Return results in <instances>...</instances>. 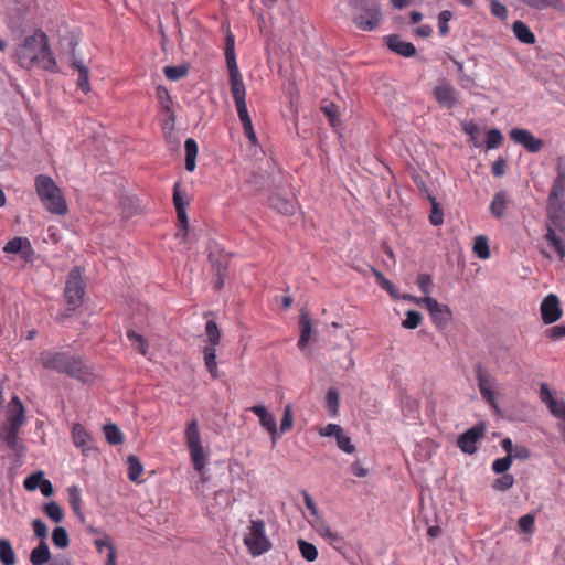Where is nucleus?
I'll use <instances>...</instances> for the list:
<instances>
[{
	"instance_id": "31",
	"label": "nucleus",
	"mask_w": 565,
	"mask_h": 565,
	"mask_svg": "<svg viewBox=\"0 0 565 565\" xmlns=\"http://www.w3.org/2000/svg\"><path fill=\"white\" fill-rule=\"evenodd\" d=\"M185 148V169L190 172L194 171L198 156V143L193 138H188L184 143Z\"/></svg>"
},
{
	"instance_id": "47",
	"label": "nucleus",
	"mask_w": 565,
	"mask_h": 565,
	"mask_svg": "<svg viewBox=\"0 0 565 565\" xmlns=\"http://www.w3.org/2000/svg\"><path fill=\"white\" fill-rule=\"evenodd\" d=\"M321 111L326 115L328 118L330 125L335 128L339 124L338 120V106L333 103L326 104L321 106Z\"/></svg>"
},
{
	"instance_id": "12",
	"label": "nucleus",
	"mask_w": 565,
	"mask_h": 565,
	"mask_svg": "<svg viewBox=\"0 0 565 565\" xmlns=\"http://www.w3.org/2000/svg\"><path fill=\"white\" fill-rule=\"evenodd\" d=\"M417 305L425 306L429 311L433 322L439 327H445L451 319V310L448 306L439 303L436 299L426 296L417 300Z\"/></svg>"
},
{
	"instance_id": "53",
	"label": "nucleus",
	"mask_w": 565,
	"mask_h": 565,
	"mask_svg": "<svg viewBox=\"0 0 565 565\" xmlns=\"http://www.w3.org/2000/svg\"><path fill=\"white\" fill-rule=\"evenodd\" d=\"M518 523L522 532L531 534L534 531L535 518L533 514H525L519 519Z\"/></svg>"
},
{
	"instance_id": "46",
	"label": "nucleus",
	"mask_w": 565,
	"mask_h": 565,
	"mask_svg": "<svg viewBox=\"0 0 565 565\" xmlns=\"http://www.w3.org/2000/svg\"><path fill=\"white\" fill-rule=\"evenodd\" d=\"M423 320L420 312L415 310H408L406 318L403 320L402 326L405 329H416Z\"/></svg>"
},
{
	"instance_id": "20",
	"label": "nucleus",
	"mask_w": 565,
	"mask_h": 565,
	"mask_svg": "<svg viewBox=\"0 0 565 565\" xmlns=\"http://www.w3.org/2000/svg\"><path fill=\"white\" fill-rule=\"evenodd\" d=\"M3 252L7 254H21L25 260H29L34 253L29 238L20 236L10 239L4 245Z\"/></svg>"
},
{
	"instance_id": "40",
	"label": "nucleus",
	"mask_w": 565,
	"mask_h": 565,
	"mask_svg": "<svg viewBox=\"0 0 565 565\" xmlns=\"http://www.w3.org/2000/svg\"><path fill=\"white\" fill-rule=\"evenodd\" d=\"M297 544H298V547H299V551L301 553V556L308 561V562H313L317 559L318 557V550L317 547L312 544V543H309L302 539H299L297 541Z\"/></svg>"
},
{
	"instance_id": "41",
	"label": "nucleus",
	"mask_w": 565,
	"mask_h": 565,
	"mask_svg": "<svg viewBox=\"0 0 565 565\" xmlns=\"http://www.w3.org/2000/svg\"><path fill=\"white\" fill-rule=\"evenodd\" d=\"M52 542L58 548H66L70 545L67 531L62 527H55L52 533Z\"/></svg>"
},
{
	"instance_id": "5",
	"label": "nucleus",
	"mask_w": 565,
	"mask_h": 565,
	"mask_svg": "<svg viewBox=\"0 0 565 565\" xmlns=\"http://www.w3.org/2000/svg\"><path fill=\"white\" fill-rule=\"evenodd\" d=\"M545 239L554 248L559 259L565 257V243L556 235V230L565 231V201L547 202Z\"/></svg>"
},
{
	"instance_id": "34",
	"label": "nucleus",
	"mask_w": 565,
	"mask_h": 565,
	"mask_svg": "<svg viewBox=\"0 0 565 565\" xmlns=\"http://www.w3.org/2000/svg\"><path fill=\"white\" fill-rule=\"evenodd\" d=\"M402 412L405 417L416 419L419 417V402L411 396H404L402 399Z\"/></svg>"
},
{
	"instance_id": "60",
	"label": "nucleus",
	"mask_w": 565,
	"mask_h": 565,
	"mask_svg": "<svg viewBox=\"0 0 565 565\" xmlns=\"http://www.w3.org/2000/svg\"><path fill=\"white\" fill-rule=\"evenodd\" d=\"M431 284H433V279H431L430 275H428V274H419L418 275L417 286L426 296H428V294H429V288H430Z\"/></svg>"
},
{
	"instance_id": "15",
	"label": "nucleus",
	"mask_w": 565,
	"mask_h": 565,
	"mask_svg": "<svg viewBox=\"0 0 565 565\" xmlns=\"http://www.w3.org/2000/svg\"><path fill=\"white\" fill-rule=\"evenodd\" d=\"M510 138L530 152H539L544 146L543 140L535 138L531 131L522 128H513L510 131Z\"/></svg>"
},
{
	"instance_id": "3",
	"label": "nucleus",
	"mask_w": 565,
	"mask_h": 565,
	"mask_svg": "<svg viewBox=\"0 0 565 565\" xmlns=\"http://www.w3.org/2000/svg\"><path fill=\"white\" fill-rule=\"evenodd\" d=\"M34 186L40 201L50 213L56 215L67 213L68 207L64 194L51 177L39 174L35 178Z\"/></svg>"
},
{
	"instance_id": "64",
	"label": "nucleus",
	"mask_w": 565,
	"mask_h": 565,
	"mask_svg": "<svg viewBox=\"0 0 565 565\" xmlns=\"http://www.w3.org/2000/svg\"><path fill=\"white\" fill-rule=\"evenodd\" d=\"M491 172L494 177H502L505 172V160L502 158L497 159L492 163Z\"/></svg>"
},
{
	"instance_id": "17",
	"label": "nucleus",
	"mask_w": 565,
	"mask_h": 565,
	"mask_svg": "<svg viewBox=\"0 0 565 565\" xmlns=\"http://www.w3.org/2000/svg\"><path fill=\"white\" fill-rule=\"evenodd\" d=\"M433 95L441 107L450 109L458 104V93L456 88L446 82L436 85L433 89Z\"/></svg>"
},
{
	"instance_id": "32",
	"label": "nucleus",
	"mask_w": 565,
	"mask_h": 565,
	"mask_svg": "<svg viewBox=\"0 0 565 565\" xmlns=\"http://www.w3.org/2000/svg\"><path fill=\"white\" fill-rule=\"evenodd\" d=\"M127 463H128L129 480L132 482H136V483L140 482V477L143 472V466L140 462V460L138 459V457L130 455L127 458Z\"/></svg>"
},
{
	"instance_id": "37",
	"label": "nucleus",
	"mask_w": 565,
	"mask_h": 565,
	"mask_svg": "<svg viewBox=\"0 0 565 565\" xmlns=\"http://www.w3.org/2000/svg\"><path fill=\"white\" fill-rule=\"evenodd\" d=\"M103 431L106 440L110 445H120L124 443V436L117 425L107 424L103 427Z\"/></svg>"
},
{
	"instance_id": "25",
	"label": "nucleus",
	"mask_w": 565,
	"mask_h": 565,
	"mask_svg": "<svg viewBox=\"0 0 565 565\" xmlns=\"http://www.w3.org/2000/svg\"><path fill=\"white\" fill-rule=\"evenodd\" d=\"M478 388L481 396L492 407L497 408L495 394L492 390V380L487 376L481 370L477 372Z\"/></svg>"
},
{
	"instance_id": "43",
	"label": "nucleus",
	"mask_w": 565,
	"mask_h": 565,
	"mask_svg": "<svg viewBox=\"0 0 565 565\" xmlns=\"http://www.w3.org/2000/svg\"><path fill=\"white\" fill-rule=\"evenodd\" d=\"M326 406L332 416L339 412V393L335 388H329L326 395Z\"/></svg>"
},
{
	"instance_id": "63",
	"label": "nucleus",
	"mask_w": 565,
	"mask_h": 565,
	"mask_svg": "<svg viewBox=\"0 0 565 565\" xmlns=\"http://www.w3.org/2000/svg\"><path fill=\"white\" fill-rule=\"evenodd\" d=\"M546 335L552 340L565 338V326H554L546 331Z\"/></svg>"
},
{
	"instance_id": "22",
	"label": "nucleus",
	"mask_w": 565,
	"mask_h": 565,
	"mask_svg": "<svg viewBox=\"0 0 565 565\" xmlns=\"http://www.w3.org/2000/svg\"><path fill=\"white\" fill-rule=\"evenodd\" d=\"M565 195V167L558 162L556 167V178L553 181L547 202L564 201Z\"/></svg>"
},
{
	"instance_id": "13",
	"label": "nucleus",
	"mask_w": 565,
	"mask_h": 565,
	"mask_svg": "<svg viewBox=\"0 0 565 565\" xmlns=\"http://www.w3.org/2000/svg\"><path fill=\"white\" fill-rule=\"evenodd\" d=\"M157 98L160 104L161 114L164 116L163 128L173 129L175 124V114L173 110V102L168 89L159 85L157 87Z\"/></svg>"
},
{
	"instance_id": "51",
	"label": "nucleus",
	"mask_w": 565,
	"mask_h": 565,
	"mask_svg": "<svg viewBox=\"0 0 565 565\" xmlns=\"http://www.w3.org/2000/svg\"><path fill=\"white\" fill-rule=\"evenodd\" d=\"M512 465V457L505 456L503 458L495 459L492 463V470L495 473L503 475L505 473Z\"/></svg>"
},
{
	"instance_id": "52",
	"label": "nucleus",
	"mask_w": 565,
	"mask_h": 565,
	"mask_svg": "<svg viewBox=\"0 0 565 565\" xmlns=\"http://www.w3.org/2000/svg\"><path fill=\"white\" fill-rule=\"evenodd\" d=\"M514 483V477L509 473H503L500 478H498L494 483L493 488L499 491H507L509 490Z\"/></svg>"
},
{
	"instance_id": "1",
	"label": "nucleus",
	"mask_w": 565,
	"mask_h": 565,
	"mask_svg": "<svg viewBox=\"0 0 565 565\" xmlns=\"http://www.w3.org/2000/svg\"><path fill=\"white\" fill-rule=\"evenodd\" d=\"M17 60L22 68L40 67L50 71L56 65L49 46L46 34L38 30L26 36L15 50Z\"/></svg>"
},
{
	"instance_id": "27",
	"label": "nucleus",
	"mask_w": 565,
	"mask_h": 565,
	"mask_svg": "<svg viewBox=\"0 0 565 565\" xmlns=\"http://www.w3.org/2000/svg\"><path fill=\"white\" fill-rule=\"evenodd\" d=\"M67 498L71 509L74 514L77 515L81 520H84V514L82 512V491L78 486H71L67 488Z\"/></svg>"
},
{
	"instance_id": "54",
	"label": "nucleus",
	"mask_w": 565,
	"mask_h": 565,
	"mask_svg": "<svg viewBox=\"0 0 565 565\" xmlns=\"http://www.w3.org/2000/svg\"><path fill=\"white\" fill-rule=\"evenodd\" d=\"M32 527L35 536L40 539V542H46L47 526L45 523L41 519H35L32 522Z\"/></svg>"
},
{
	"instance_id": "36",
	"label": "nucleus",
	"mask_w": 565,
	"mask_h": 565,
	"mask_svg": "<svg viewBox=\"0 0 565 565\" xmlns=\"http://www.w3.org/2000/svg\"><path fill=\"white\" fill-rule=\"evenodd\" d=\"M300 328H301V333H300V338L298 341V347L301 350H303L307 347V344L310 340V335H311V320L308 317V315H306V313L301 315Z\"/></svg>"
},
{
	"instance_id": "44",
	"label": "nucleus",
	"mask_w": 565,
	"mask_h": 565,
	"mask_svg": "<svg viewBox=\"0 0 565 565\" xmlns=\"http://www.w3.org/2000/svg\"><path fill=\"white\" fill-rule=\"evenodd\" d=\"M44 513L47 518H50L52 521L60 523L64 518V512L61 509V507L52 501L44 505Z\"/></svg>"
},
{
	"instance_id": "61",
	"label": "nucleus",
	"mask_w": 565,
	"mask_h": 565,
	"mask_svg": "<svg viewBox=\"0 0 565 565\" xmlns=\"http://www.w3.org/2000/svg\"><path fill=\"white\" fill-rule=\"evenodd\" d=\"M491 7V13L494 17H498L500 19H504L508 14L507 7L501 3L499 0H492L490 3Z\"/></svg>"
},
{
	"instance_id": "29",
	"label": "nucleus",
	"mask_w": 565,
	"mask_h": 565,
	"mask_svg": "<svg viewBox=\"0 0 565 565\" xmlns=\"http://www.w3.org/2000/svg\"><path fill=\"white\" fill-rule=\"evenodd\" d=\"M51 558V552L46 542H40L39 545L32 550L30 561L32 565H44Z\"/></svg>"
},
{
	"instance_id": "4",
	"label": "nucleus",
	"mask_w": 565,
	"mask_h": 565,
	"mask_svg": "<svg viewBox=\"0 0 565 565\" xmlns=\"http://www.w3.org/2000/svg\"><path fill=\"white\" fill-rule=\"evenodd\" d=\"M231 94L234 99L243 130L252 145H257V136L246 105V87L241 73H230Z\"/></svg>"
},
{
	"instance_id": "28",
	"label": "nucleus",
	"mask_w": 565,
	"mask_h": 565,
	"mask_svg": "<svg viewBox=\"0 0 565 565\" xmlns=\"http://www.w3.org/2000/svg\"><path fill=\"white\" fill-rule=\"evenodd\" d=\"M234 46H235V38L231 32H228L225 38V47H224V55H225V60H226L227 71H237V63H236Z\"/></svg>"
},
{
	"instance_id": "21",
	"label": "nucleus",
	"mask_w": 565,
	"mask_h": 565,
	"mask_svg": "<svg viewBox=\"0 0 565 565\" xmlns=\"http://www.w3.org/2000/svg\"><path fill=\"white\" fill-rule=\"evenodd\" d=\"M62 46L67 49L66 53H63L61 60L64 61L66 66L73 67L74 70L82 72L88 71L83 60L78 58L75 53V43L73 39H63L61 42Z\"/></svg>"
},
{
	"instance_id": "30",
	"label": "nucleus",
	"mask_w": 565,
	"mask_h": 565,
	"mask_svg": "<svg viewBox=\"0 0 565 565\" xmlns=\"http://www.w3.org/2000/svg\"><path fill=\"white\" fill-rule=\"evenodd\" d=\"M513 32L515 38L525 44H533L535 42V35L530 28L522 21H515L513 23Z\"/></svg>"
},
{
	"instance_id": "62",
	"label": "nucleus",
	"mask_w": 565,
	"mask_h": 565,
	"mask_svg": "<svg viewBox=\"0 0 565 565\" xmlns=\"http://www.w3.org/2000/svg\"><path fill=\"white\" fill-rule=\"evenodd\" d=\"M459 83L465 89H468L470 92H475L476 88L480 87L478 84H476L475 78L471 76V74L467 73H465L460 77Z\"/></svg>"
},
{
	"instance_id": "35",
	"label": "nucleus",
	"mask_w": 565,
	"mask_h": 565,
	"mask_svg": "<svg viewBox=\"0 0 565 565\" xmlns=\"http://www.w3.org/2000/svg\"><path fill=\"white\" fill-rule=\"evenodd\" d=\"M472 250L480 259H488L490 257L489 239L484 235H479L475 238Z\"/></svg>"
},
{
	"instance_id": "48",
	"label": "nucleus",
	"mask_w": 565,
	"mask_h": 565,
	"mask_svg": "<svg viewBox=\"0 0 565 565\" xmlns=\"http://www.w3.org/2000/svg\"><path fill=\"white\" fill-rule=\"evenodd\" d=\"M452 19V12L449 10H444L438 14V28L439 34L441 36H446L449 33L448 22Z\"/></svg>"
},
{
	"instance_id": "7",
	"label": "nucleus",
	"mask_w": 565,
	"mask_h": 565,
	"mask_svg": "<svg viewBox=\"0 0 565 565\" xmlns=\"http://www.w3.org/2000/svg\"><path fill=\"white\" fill-rule=\"evenodd\" d=\"M243 541L254 557L267 553L273 546L266 534V524L262 519L250 520Z\"/></svg>"
},
{
	"instance_id": "55",
	"label": "nucleus",
	"mask_w": 565,
	"mask_h": 565,
	"mask_svg": "<svg viewBox=\"0 0 565 565\" xmlns=\"http://www.w3.org/2000/svg\"><path fill=\"white\" fill-rule=\"evenodd\" d=\"M337 445L342 451L347 454H353L355 451V447L354 445L351 444L350 437H348L343 433L340 436H338Z\"/></svg>"
},
{
	"instance_id": "23",
	"label": "nucleus",
	"mask_w": 565,
	"mask_h": 565,
	"mask_svg": "<svg viewBox=\"0 0 565 565\" xmlns=\"http://www.w3.org/2000/svg\"><path fill=\"white\" fill-rule=\"evenodd\" d=\"M173 203L175 206L178 221L185 235L188 231L186 205L189 202L185 201L184 195L181 193L179 183H175L173 188Z\"/></svg>"
},
{
	"instance_id": "38",
	"label": "nucleus",
	"mask_w": 565,
	"mask_h": 565,
	"mask_svg": "<svg viewBox=\"0 0 565 565\" xmlns=\"http://www.w3.org/2000/svg\"><path fill=\"white\" fill-rule=\"evenodd\" d=\"M505 207L507 196L503 192H498L490 204V211L492 215L498 218L502 217L504 215Z\"/></svg>"
},
{
	"instance_id": "11",
	"label": "nucleus",
	"mask_w": 565,
	"mask_h": 565,
	"mask_svg": "<svg viewBox=\"0 0 565 565\" xmlns=\"http://www.w3.org/2000/svg\"><path fill=\"white\" fill-rule=\"evenodd\" d=\"M64 295L72 310L78 308L83 303L85 295V281L83 271L79 267H74L67 277Z\"/></svg>"
},
{
	"instance_id": "45",
	"label": "nucleus",
	"mask_w": 565,
	"mask_h": 565,
	"mask_svg": "<svg viewBox=\"0 0 565 565\" xmlns=\"http://www.w3.org/2000/svg\"><path fill=\"white\" fill-rule=\"evenodd\" d=\"M42 481H44V472L36 471L24 479L23 486L28 491H34L40 488Z\"/></svg>"
},
{
	"instance_id": "14",
	"label": "nucleus",
	"mask_w": 565,
	"mask_h": 565,
	"mask_svg": "<svg viewBox=\"0 0 565 565\" xmlns=\"http://www.w3.org/2000/svg\"><path fill=\"white\" fill-rule=\"evenodd\" d=\"M484 435V426L476 425L458 437L457 445L465 454L472 455L477 451V443Z\"/></svg>"
},
{
	"instance_id": "26",
	"label": "nucleus",
	"mask_w": 565,
	"mask_h": 565,
	"mask_svg": "<svg viewBox=\"0 0 565 565\" xmlns=\"http://www.w3.org/2000/svg\"><path fill=\"white\" fill-rule=\"evenodd\" d=\"M269 206L284 215H294L296 212V202L280 195L271 196L269 199Z\"/></svg>"
},
{
	"instance_id": "9",
	"label": "nucleus",
	"mask_w": 565,
	"mask_h": 565,
	"mask_svg": "<svg viewBox=\"0 0 565 565\" xmlns=\"http://www.w3.org/2000/svg\"><path fill=\"white\" fill-rule=\"evenodd\" d=\"M355 7L360 10L353 20L355 25L362 31H374L382 20L380 2L377 0H358Z\"/></svg>"
},
{
	"instance_id": "16",
	"label": "nucleus",
	"mask_w": 565,
	"mask_h": 565,
	"mask_svg": "<svg viewBox=\"0 0 565 565\" xmlns=\"http://www.w3.org/2000/svg\"><path fill=\"white\" fill-rule=\"evenodd\" d=\"M540 310L542 320L545 324L556 322L561 319L563 313L559 307V300L554 294H551L543 299Z\"/></svg>"
},
{
	"instance_id": "19",
	"label": "nucleus",
	"mask_w": 565,
	"mask_h": 565,
	"mask_svg": "<svg viewBox=\"0 0 565 565\" xmlns=\"http://www.w3.org/2000/svg\"><path fill=\"white\" fill-rule=\"evenodd\" d=\"M72 439L83 455H87L94 448V440L89 431L82 424H74L72 427Z\"/></svg>"
},
{
	"instance_id": "42",
	"label": "nucleus",
	"mask_w": 565,
	"mask_h": 565,
	"mask_svg": "<svg viewBox=\"0 0 565 565\" xmlns=\"http://www.w3.org/2000/svg\"><path fill=\"white\" fill-rule=\"evenodd\" d=\"M127 338L129 339V341H131L132 345L142 354V355H146L147 354V351H148V342L146 341V339L135 332L134 330H129L127 331Z\"/></svg>"
},
{
	"instance_id": "33",
	"label": "nucleus",
	"mask_w": 565,
	"mask_h": 565,
	"mask_svg": "<svg viewBox=\"0 0 565 565\" xmlns=\"http://www.w3.org/2000/svg\"><path fill=\"white\" fill-rule=\"evenodd\" d=\"M15 554L9 540L0 539V562L3 565H14Z\"/></svg>"
},
{
	"instance_id": "58",
	"label": "nucleus",
	"mask_w": 565,
	"mask_h": 565,
	"mask_svg": "<svg viewBox=\"0 0 565 565\" xmlns=\"http://www.w3.org/2000/svg\"><path fill=\"white\" fill-rule=\"evenodd\" d=\"M215 270H216L217 278H216V280L214 282V288L215 289H221L224 286V282H225L226 264L217 263V265L215 266Z\"/></svg>"
},
{
	"instance_id": "8",
	"label": "nucleus",
	"mask_w": 565,
	"mask_h": 565,
	"mask_svg": "<svg viewBox=\"0 0 565 565\" xmlns=\"http://www.w3.org/2000/svg\"><path fill=\"white\" fill-rule=\"evenodd\" d=\"M184 439L188 446L191 461L196 471L201 472L206 462V454L204 451L199 422L196 418L191 419L184 429Z\"/></svg>"
},
{
	"instance_id": "56",
	"label": "nucleus",
	"mask_w": 565,
	"mask_h": 565,
	"mask_svg": "<svg viewBox=\"0 0 565 565\" xmlns=\"http://www.w3.org/2000/svg\"><path fill=\"white\" fill-rule=\"evenodd\" d=\"M540 398L543 403L547 405L548 408L551 407L553 402L557 401L554 398L553 393L546 383H542L540 386Z\"/></svg>"
},
{
	"instance_id": "49",
	"label": "nucleus",
	"mask_w": 565,
	"mask_h": 565,
	"mask_svg": "<svg viewBox=\"0 0 565 565\" xmlns=\"http://www.w3.org/2000/svg\"><path fill=\"white\" fill-rule=\"evenodd\" d=\"M294 425V416H292V409L290 405H286L284 408V415L280 423V435L287 433L292 428Z\"/></svg>"
},
{
	"instance_id": "39",
	"label": "nucleus",
	"mask_w": 565,
	"mask_h": 565,
	"mask_svg": "<svg viewBox=\"0 0 565 565\" xmlns=\"http://www.w3.org/2000/svg\"><path fill=\"white\" fill-rule=\"evenodd\" d=\"M316 531L320 536H322L330 543L340 542L342 540V537L339 535V533L332 531L330 529V526L322 520L317 522Z\"/></svg>"
},
{
	"instance_id": "59",
	"label": "nucleus",
	"mask_w": 565,
	"mask_h": 565,
	"mask_svg": "<svg viewBox=\"0 0 565 565\" xmlns=\"http://www.w3.org/2000/svg\"><path fill=\"white\" fill-rule=\"evenodd\" d=\"M342 431L343 429L341 426L337 424H328L327 426L320 429V435L327 437H335L337 439L338 436L342 434Z\"/></svg>"
},
{
	"instance_id": "57",
	"label": "nucleus",
	"mask_w": 565,
	"mask_h": 565,
	"mask_svg": "<svg viewBox=\"0 0 565 565\" xmlns=\"http://www.w3.org/2000/svg\"><path fill=\"white\" fill-rule=\"evenodd\" d=\"M430 201L433 204V211L429 216V221L433 225H440L444 221L443 212L438 207V203L436 202L435 198L430 196Z\"/></svg>"
},
{
	"instance_id": "50",
	"label": "nucleus",
	"mask_w": 565,
	"mask_h": 565,
	"mask_svg": "<svg viewBox=\"0 0 565 565\" xmlns=\"http://www.w3.org/2000/svg\"><path fill=\"white\" fill-rule=\"evenodd\" d=\"M502 140H503V136H502L501 131L493 128V129L489 130L487 134V139H486L487 148L495 149L502 143Z\"/></svg>"
},
{
	"instance_id": "10",
	"label": "nucleus",
	"mask_w": 565,
	"mask_h": 565,
	"mask_svg": "<svg viewBox=\"0 0 565 565\" xmlns=\"http://www.w3.org/2000/svg\"><path fill=\"white\" fill-rule=\"evenodd\" d=\"M205 333L207 337L209 345L203 349V359L207 371L213 379L218 377V370L216 363V345L221 341V332L215 321L209 320L205 326Z\"/></svg>"
},
{
	"instance_id": "2",
	"label": "nucleus",
	"mask_w": 565,
	"mask_h": 565,
	"mask_svg": "<svg viewBox=\"0 0 565 565\" xmlns=\"http://www.w3.org/2000/svg\"><path fill=\"white\" fill-rule=\"evenodd\" d=\"M39 361L45 370L66 374L81 382H88L93 377V371L81 355L66 351L44 350L40 353Z\"/></svg>"
},
{
	"instance_id": "6",
	"label": "nucleus",
	"mask_w": 565,
	"mask_h": 565,
	"mask_svg": "<svg viewBox=\"0 0 565 565\" xmlns=\"http://www.w3.org/2000/svg\"><path fill=\"white\" fill-rule=\"evenodd\" d=\"M24 422V406L18 396H13L8 405L7 423L0 428V439L3 440L10 449L17 447L18 436Z\"/></svg>"
},
{
	"instance_id": "18",
	"label": "nucleus",
	"mask_w": 565,
	"mask_h": 565,
	"mask_svg": "<svg viewBox=\"0 0 565 565\" xmlns=\"http://www.w3.org/2000/svg\"><path fill=\"white\" fill-rule=\"evenodd\" d=\"M249 411L259 418L260 425L268 431L271 441L275 444L279 435L277 433V424L274 415L263 405L252 406Z\"/></svg>"
},
{
	"instance_id": "24",
	"label": "nucleus",
	"mask_w": 565,
	"mask_h": 565,
	"mask_svg": "<svg viewBox=\"0 0 565 565\" xmlns=\"http://www.w3.org/2000/svg\"><path fill=\"white\" fill-rule=\"evenodd\" d=\"M385 40L388 49L394 53L405 57L413 56L416 53V49L413 43L403 41L397 34L387 35Z\"/></svg>"
}]
</instances>
